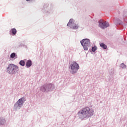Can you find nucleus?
Instances as JSON below:
<instances>
[{"label": "nucleus", "instance_id": "2", "mask_svg": "<svg viewBox=\"0 0 127 127\" xmlns=\"http://www.w3.org/2000/svg\"><path fill=\"white\" fill-rule=\"evenodd\" d=\"M16 70H18V66L13 64H10L7 68V71L9 74H13Z\"/></svg>", "mask_w": 127, "mask_h": 127}, {"label": "nucleus", "instance_id": "17", "mask_svg": "<svg viewBox=\"0 0 127 127\" xmlns=\"http://www.w3.org/2000/svg\"><path fill=\"white\" fill-rule=\"evenodd\" d=\"M27 1H29V0H26Z\"/></svg>", "mask_w": 127, "mask_h": 127}, {"label": "nucleus", "instance_id": "8", "mask_svg": "<svg viewBox=\"0 0 127 127\" xmlns=\"http://www.w3.org/2000/svg\"><path fill=\"white\" fill-rule=\"evenodd\" d=\"M32 65V62L30 60H28L26 63L27 67H30Z\"/></svg>", "mask_w": 127, "mask_h": 127}, {"label": "nucleus", "instance_id": "9", "mask_svg": "<svg viewBox=\"0 0 127 127\" xmlns=\"http://www.w3.org/2000/svg\"><path fill=\"white\" fill-rule=\"evenodd\" d=\"M70 26L71 28L73 29H77L79 27L78 25H76V24H72Z\"/></svg>", "mask_w": 127, "mask_h": 127}, {"label": "nucleus", "instance_id": "11", "mask_svg": "<svg viewBox=\"0 0 127 127\" xmlns=\"http://www.w3.org/2000/svg\"><path fill=\"white\" fill-rule=\"evenodd\" d=\"M100 46L101 47V48H103V49H106L107 48V45H106L104 43H101L100 44Z\"/></svg>", "mask_w": 127, "mask_h": 127}, {"label": "nucleus", "instance_id": "16", "mask_svg": "<svg viewBox=\"0 0 127 127\" xmlns=\"http://www.w3.org/2000/svg\"><path fill=\"white\" fill-rule=\"evenodd\" d=\"M97 49H98V48H97V47L94 46L92 48V51L93 52H95V51H96V50H97Z\"/></svg>", "mask_w": 127, "mask_h": 127}, {"label": "nucleus", "instance_id": "5", "mask_svg": "<svg viewBox=\"0 0 127 127\" xmlns=\"http://www.w3.org/2000/svg\"><path fill=\"white\" fill-rule=\"evenodd\" d=\"M24 102V98H21L19 99L18 101L14 105L15 109H20V107L22 106V104H23Z\"/></svg>", "mask_w": 127, "mask_h": 127}, {"label": "nucleus", "instance_id": "3", "mask_svg": "<svg viewBox=\"0 0 127 127\" xmlns=\"http://www.w3.org/2000/svg\"><path fill=\"white\" fill-rule=\"evenodd\" d=\"M80 43L83 46L84 50L87 51L89 49V47L90 46V44L91 43L90 42V40L88 39H85L80 41Z\"/></svg>", "mask_w": 127, "mask_h": 127}, {"label": "nucleus", "instance_id": "1", "mask_svg": "<svg viewBox=\"0 0 127 127\" xmlns=\"http://www.w3.org/2000/svg\"><path fill=\"white\" fill-rule=\"evenodd\" d=\"M78 115L80 118H83V119L90 118V117H92L94 115V110L89 107H85L83 108L81 112H78Z\"/></svg>", "mask_w": 127, "mask_h": 127}, {"label": "nucleus", "instance_id": "13", "mask_svg": "<svg viewBox=\"0 0 127 127\" xmlns=\"http://www.w3.org/2000/svg\"><path fill=\"white\" fill-rule=\"evenodd\" d=\"M16 56H17L16 54H15V53H12L10 55V58H14V57H16Z\"/></svg>", "mask_w": 127, "mask_h": 127}, {"label": "nucleus", "instance_id": "6", "mask_svg": "<svg viewBox=\"0 0 127 127\" xmlns=\"http://www.w3.org/2000/svg\"><path fill=\"white\" fill-rule=\"evenodd\" d=\"M99 26L101 27L102 29H105V28H107V27H109L110 26V24L109 23L105 22H99Z\"/></svg>", "mask_w": 127, "mask_h": 127}, {"label": "nucleus", "instance_id": "15", "mask_svg": "<svg viewBox=\"0 0 127 127\" xmlns=\"http://www.w3.org/2000/svg\"><path fill=\"white\" fill-rule=\"evenodd\" d=\"M4 120L0 118V125H3V124H4Z\"/></svg>", "mask_w": 127, "mask_h": 127}, {"label": "nucleus", "instance_id": "10", "mask_svg": "<svg viewBox=\"0 0 127 127\" xmlns=\"http://www.w3.org/2000/svg\"><path fill=\"white\" fill-rule=\"evenodd\" d=\"M73 21H74V20L72 19H70L69 22L67 24V26H71L73 24Z\"/></svg>", "mask_w": 127, "mask_h": 127}, {"label": "nucleus", "instance_id": "12", "mask_svg": "<svg viewBox=\"0 0 127 127\" xmlns=\"http://www.w3.org/2000/svg\"><path fill=\"white\" fill-rule=\"evenodd\" d=\"M16 29L15 28H13L11 29V33H12L13 35H15L16 34Z\"/></svg>", "mask_w": 127, "mask_h": 127}, {"label": "nucleus", "instance_id": "4", "mask_svg": "<svg viewBox=\"0 0 127 127\" xmlns=\"http://www.w3.org/2000/svg\"><path fill=\"white\" fill-rule=\"evenodd\" d=\"M70 68L72 73H76L78 69H80V66L77 64L76 62H72L70 65Z\"/></svg>", "mask_w": 127, "mask_h": 127}, {"label": "nucleus", "instance_id": "7", "mask_svg": "<svg viewBox=\"0 0 127 127\" xmlns=\"http://www.w3.org/2000/svg\"><path fill=\"white\" fill-rule=\"evenodd\" d=\"M48 87H49L48 85H47L46 86H42L41 87V91H42V92H45V91H46L47 90H48V89H49L48 88Z\"/></svg>", "mask_w": 127, "mask_h": 127}, {"label": "nucleus", "instance_id": "14", "mask_svg": "<svg viewBox=\"0 0 127 127\" xmlns=\"http://www.w3.org/2000/svg\"><path fill=\"white\" fill-rule=\"evenodd\" d=\"M19 64L21 66H24V65H25V62H24V61H21L19 62Z\"/></svg>", "mask_w": 127, "mask_h": 127}]
</instances>
